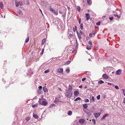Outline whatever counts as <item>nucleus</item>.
Segmentation results:
<instances>
[{
	"instance_id": "obj_1",
	"label": "nucleus",
	"mask_w": 125,
	"mask_h": 125,
	"mask_svg": "<svg viewBox=\"0 0 125 125\" xmlns=\"http://www.w3.org/2000/svg\"><path fill=\"white\" fill-rule=\"evenodd\" d=\"M66 92L67 94L66 95V96L68 97H71L72 95V93L71 91L68 90H67Z\"/></svg>"
},
{
	"instance_id": "obj_2",
	"label": "nucleus",
	"mask_w": 125,
	"mask_h": 125,
	"mask_svg": "<svg viewBox=\"0 0 125 125\" xmlns=\"http://www.w3.org/2000/svg\"><path fill=\"white\" fill-rule=\"evenodd\" d=\"M16 6L17 7H18L19 6H21L23 5V3L21 1H19L18 2H15Z\"/></svg>"
},
{
	"instance_id": "obj_3",
	"label": "nucleus",
	"mask_w": 125,
	"mask_h": 125,
	"mask_svg": "<svg viewBox=\"0 0 125 125\" xmlns=\"http://www.w3.org/2000/svg\"><path fill=\"white\" fill-rule=\"evenodd\" d=\"M50 11L56 15H57L58 14V13H56L55 11L52 8H50Z\"/></svg>"
},
{
	"instance_id": "obj_4",
	"label": "nucleus",
	"mask_w": 125,
	"mask_h": 125,
	"mask_svg": "<svg viewBox=\"0 0 125 125\" xmlns=\"http://www.w3.org/2000/svg\"><path fill=\"white\" fill-rule=\"evenodd\" d=\"M85 17L86 18V20L87 21L89 20L90 18V16L88 13H86L85 14Z\"/></svg>"
},
{
	"instance_id": "obj_5",
	"label": "nucleus",
	"mask_w": 125,
	"mask_h": 125,
	"mask_svg": "<svg viewBox=\"0 0 125 125\" xmlns=\"http://www.w3.org/2000/svg\"><path fill=\"white\" fill-rule=\"evenodd\" d=\"M100 113H95L94 114V116L95 117L97 118H98L100 115Z\"/></svg>"
},
{
	"instance_id": "obj_6",
	"label": "nucleus",
	"mask_w": 125,
	"mask_h": 125,
	"mask_svg": "<svg viewBox=\"0 0 125 125\" xmlns=\"http://www.w3.org/2000/svg\"><path fill=\"white\" fill-rule=\"evenodd\" d=\"M102 77L104 78L105 79H108V78H109L108 76V75H107L105 74H104L103 75H102Z\"/></svg>"
},
{
	"instance_id": "obj_7",
	"label": "nucleus",
	"mask_w": 125,
	"mask_h": 125,
	"mask_svg": "<svg viewBox=\"0 0 125 125\" xmlns=\"http://www.w3.org/2000/svg\"><path fill=\"white\" fill-rule=\"evenodd\" d=\"M17 13L18 14H19L21 16L23 15L22 12L20 10H18Z\"/></svg>"
},
{
	"instance_id": "obj_8",
	"label": "nucleus",
	"mask_w": 125,
	"mask_h": 125,
	"mask_svg": "<svg viewBox=\"0 0 125 125\" xmlns=\"http://www.w3.org/2000/svg\"><path fill=\"white\" fill-rule=\"evenodd\" d=\"M63 71V69L62 68H61L58 69L57 72L58 73H61Z\"/></svg>"
},
{
	"instance_id": "obj_9",
	"label": "nucleus",
	"mask_w": 125,
	"mask_h": 125,
	"mask_svg": "<svg viewBox=\"0 0 125 125\" xmlns=\"http://www.w3.org/2000/svg\"><path fill=\"white\" fill-rule=\"evenodd\" d=\"M109 114H106L104 115L103 117L101 118V120H102L104 119L106 116L109 115Z\"/></svg>"
},
{
	"instance_id": "obj_10",
	"label": "nucleus",
	"mask_w": 125,
	"mask_h": 125,
	"mask_svg": "<svg viewBox=\"0 0 125 125\" xmlns=\"http://www.w3.org/2000/svg\"><path fill=\"white\" fill-rule=\"evenodd\" d=\"M85 121L84 119H80L79 120V122L81 124H83Z\"/></svg>"
},
{
	"instance_id": "obj_11",
	"label": "nucleus",
	"mask_w": 125,
	"mask_h": 125,
	"mask_svg": "<svg viewBox=\"0 0 125 125\" xmlns=\"http://www.w3.org/2000/svg\"><path fill=\"white\" fill-rule=\"evenodd\" d=\"M121 72V71L120 70H118L116 72V74L117 75H120Z\"/></svg>"
},
{
	"instance_id": "obj_12",
	"label": "nucleus",
	"mask_w": 125,
	"mask_h": 125,
	"mask_svg": "<svg viewBox=\"0 0 125 125\" xmlns=\"http://www.w3.org/2000/svg\"><path fill=\"white\" fill-rule=\"evenodd\" d=\"M73 94L75 95L76 96L79 94V92L78 91H76L74 92Z\"/></svg>"
},
{
	"instance_id": "obj_13",
	"label": "nucleus",
	"mask_w": 125,
	"mask_h": 125,
	"mask_svg": "<svg viewBox=\"0 0 125 125\" xmlns=\"http://www.w3.org/2000/svg\"><path fill=\"white\" fill-rule=\"evenodd\" d=\"M83 111L85 112V113H86V114L88 115H90V114H91V113L92 112V111L91 112L90 111V110L88 112H86L84 110H83Z\"/></svg>"
},
{
	"instance_id": "obj_14",
	"label": "nucleus",
	"mask_w": 125,
	"mask_h": 125,
	"mask_svg": "<svg viewBox=\"0 0 125 125\" xmlns=\"http://www.w3.org/2000/svg\"><path fill=\"white\" fill-rule=\"evenodd\" d=\"M77 35L78 36V38L79 39H82V37L80 34H79L77 31Z\"/></svg>"
},
{
	"instance_id": "obj_15",
	"label": "nucleus",
	"mask_w": 125,
	"mask_h": 125,
	"mask_svg": "<svg viewBox=\"0 0 125 125\" xmlns=\"http://www.w3.org/2000/svg\"><path fill=\"white\" fill-rule=\"evenodd\" d=\"M33 117L34 118L36 119H38V116L37 115L33 114Z\"/></svg>"
},
{
	"instance_id": "obj_16",
	"label": "nucleus",
	"mask_w": 125,
	"mask_h": 125,
	"mask_svg": "<svg viewBox=\"0 0 125 125\" xmlns=\"http://www.w3.org/2000/svg\"><path fill=\"white\" fill-rule=\"evenodd\" d=\"M87 2L88 4L89 5H90L91 4V0H87Z\"/></svg>"
},
{
	"instance_id": "obj_17",
	"label": "nucleus",
	"mask_w": 125,
	"mask_h": 125,
	"mask_svg": "<svg viewBox=\"0 0 125 125\" xmlns=\"http://www.w3.org/2000/svg\"><path fill=\"white\" fill-rule=\"evenodd\" d=\"M43 89L44 92H46L48 91L47 89L45 87H43Z\"/></svg>"
},
{
	"instance_id": "obj_18",
	"label": "nucleus",
	"mask_w": 125,
	"mask_h": 125,
	"mask_svg": "<svg viewBox=\"0 0 125 125\" xmlns=\"http://www.w3.org/2000/svg\"><path fill=\"white\" fill-rule=\"evenodd\" d=\"M72 86L71 85H69L68 88V90H69V91H71L72 90Z\"/></svg>"
},
{
	"instance_id": "obj_19",
	"label": "nucleus",
	"mask_w": 125,
	"mask_h": 125,
	"mask_svg": "<svg viewBox=\"0 0 125 125\" xmlns=\"http://www.w3.org/2000/svg\"><path fill=\"white\" fill-rule=\"evenodd\" d=\"M67 114L69 115H71L72 114V112L70 111H69L68 112Z\"/></svg>"
},
{
	"instance_id": "obj_20",
	"label": "nucleus",
	"mask_w": 125,
	"mask_h": 125,
	"mask_svg": "<svg viewBox=\"0 0 125 125\" xmlns=\"http://www.w3.org/2000/svg\"><path fill=\"white\" fill-rule=\"evenodd\" d=\"M81 98L80 97H78L77 98H76V99L74 100V101H77L80 100H81Z\"/></svg>"
},
{
	"instance_id": "obj_21",
	"label": "nucleus",
	"mask_w": 125,
	"mask_h": 125,
	"mask_svg": "<svg viewBox=\"0 0 125 125\" xmlns=\"http://www.w3.org/2000/svg\"><path fill=\"white\" fill-rule=\"evenodd\" d=\"M42 104L44 105H46L47 103L46 101H43L42 102Z\"/></svg>"
},
{
	"instance_id": "obj_22",
	"label": "nucleus",
	"mask_w": 125,
	"mask_h": 125,
	"mask_svg": "<svg viewBox=\"0 0 125 125\" xmlns=\"http://www.w3.org/2000/svg\"><path fill=\"white\" fill-rule=\"evenodd\" d=\"M83 106L84 109H86L87 107V104H84L83 105Z\"/></svg>"
},
{
	"instance_id": "obj_23",
	"label": "nucleus",
	"mask_w": 125,
	"mask_h": 125,
	"mask_svg": "<svg viewBox=\"0 0 125 125\" xmlns=\"http://www.w3.org/2000/svg\"><path fill=\"white\" fill-rule=\"evenodd\" d=\"M77 9L78 11L80 12L81 11V9L79 6H77Z\"/></svg>"
},
{
	"instance_id": "obj_24",
	"label": "nucleus",
	"mask_w": 125,
	"mask_h": 125,
	"mask_svg": "<svg viewBox=\"0 0 125 125\" xmlns=\"http://www.w3.org/2000/svg\"><path fill=\"white\" fill-rule=\"evenodd\" d=\"M0 7L1 8L3 9L4 8L2 2H1L0 4Z\"/></svg>"
},
{
	"instance_id": "obj_25",
	"label": "nucleus",
	"mask_w": 125,
	"mask_h": 125,
	"mask_svg": "<svg viewBox=\"0 0 125 125\" xmlns=\"http://www.w3.org/2000/svg\"><path fill=\"white\" fill-rule=\"evenodd\" d=\"M91 46H87L86 49L88 50H90L91 49Z\"/></svg>"
},
{
	"instance_id": "obj_26",
	"label": "nucleus",
	"mask_w": 125,
	"mask_h": 125,
	"mask_svg": "<svg viewBox=\"0 0 125 125\" xmlns=\"http://www.w3.org/2000/svg\"><path fill=\"white\" fill-rule=\"evenodd\" d=\"M104 83V82L102 80H101L98 82V83L102 84Z\"/></svg>"
},
{
	"instance_id": "obj_27",
	"label": "nucleus",
	"mask_w": 125,
	"mask_h": 125,
	"mask_svg": "<svg viewBox=\"0 0 125 125\" xmlns=\"http://www.w3.org/2000/svg\"><path fill=\"white\" fill-rule=\"evenodd\" d=\"M29 37H28L27 39H26L25 42H28L29 41Z\"/></svg>"
},
{
	"instance_id": "obj_28",
	"label": "nucleus",
	"mask_w": 125,
	"mask_h": 125,
	"mask_svg": "<svg viewBox=\"0 0 125 125\" xmlns=\"http://www.w3.org/2000/svg\"><path fill=\"white\" fill-rule=\"evenodd\" d=\"M83 24L82 23H81L80 25V28L81 30H83Z\"/></svg>"
},
{
	"instance_id": "obj_29",
	"label": "nucleus",
	"mask_w": 125,
	"mask_h": 125,
	"mask_svg": "<svg viewBox=\"0 0 125 125\" xmlns=\"http://www.w3.org/2000/svg\"><path fill=\"white\" fill-rule=\"evenodd\" d=\"M60 102L57 99H56L54 100V103H56V102Z\"/></svg>"
},
{
	"instance_id": "obj_30",
	"label": "nucleus",
	"mask_w": 125,
	"mask_h": 125,
	"mask_svg": "<svg viewBox=\"0 0 125 125\" xmlns=\"http://www.w3.org/2000/svg\"><path fill=\"white\" fill-rule=\"evenodd\" d=\"M45 41V39H43L42 42V45H43Z\"/></svg>"
},
{
	"instance_id": "obj_31",
	"label": "nucleus",
	"mask_w": 125,
	"mask_h": 125,
	"mask_svg": "<svg viewBox=\"0 0 125 125\" xmlns=\"http://www.w3.org/2000/svg\"><path fill=\"white\" fill-rule=\"evenodd\" d=\"M30 119V118L29 117H27L26 118V120L27 121H28Z\"/></svg>"
},
{
	"instance_id": "obj_32",
	"label": "nucleus",
	"mask_w": 125,
	"mask_h": 125,
	"mask_svg": "<svg viewBox=\"0 0 125 125\" xmlns=\"http://www.w3.org/2000/svg\"><path fill=\"white\" fill-rule=\"evenodd\" d=\"M96 98L98 100L100 99V95H98L97 96Z\"/></svg>"
},
{
	"instance_id": "obj_33",
	"label": "nucleus",
	"mask_w": 125,
	"mask_h": 125,
	"mask_svg": "<svg viewBox=\"0 0 125 125\" xmlns=\"http://www.w3.org/2000/svg\"><path fill=\"white\" fill-rule=\"evenodd\" d=\"M114 17H109V19L111 21H112L113 20Z\"/></svg>"
},
{
	"instance_id": "obj_34",
	"label": "nucleus",
	"mask_w": 125,
	"mask_h": 125,
	"mask_svg": "<svg viewBox=\"0 0 125 125\" xmlns=\"http://www.w3.org/2000/svg\"><path fill=\"white\" fill-rule=\"evenodd\" d=\"M49 72V70H46L44 71V73H47Z\"/></svg>"
},
{
	"instance_id": "obj_35",
	"label": "nucleus",
	"mask_w": 125,
	"mask_h": 125,
	"mask_svg": "<svg viewBox=\"0 0 125 125\" xmlns=\"http://www.w3.org/2000/svg\"><path fill=\"white\" fill-rule=\"evenodd\" d=\"M92 121L94 122V125H95L96 124V122L95 121V120L94 119H92Z\"/></svg>"
},
{
	"instance_id": "obj_36",
	"label": "nucleus",
	"mask_w": 125,
	"mask_h": 125,
	"mask_svg": "<svg viewBox=\"0 0 125 125\" xmlns=\"http://www.w3.org/2000/svg\"><path fill=\"white\" fill-rule=\"evenodd\" d=\"M100 23H101V22L99 21L98 22L96 23V25H100Z\"/></svg>"
},
{
	"instance_id": "obj_37",
	"label": "nucleus",
	"mask_w": 125,
	"mask_h": 125,
	"mask_svg": "<svg viewBox=\"0 0 125 125\" xmlns=\"http://www.w3.org/2000/svg\"><path fill=\"white\" fill-rule=\"evenodd\" d=\"M37 104H34L32 105V106L33 107H34L37 106Z\"/></svg>"
},
{
	"instance_id": "obj_38",
	"label": "nucleus",
	"mask_w": 125,
	"mask_h": 125,
	"mask_svg": "<svg viewBox=\"0 0 125 125\" xmlns=\"http://www.w3.org/2000/svg\"><path fill=\"white\" fill-rule=\"evenodd\" d=\"M115 88L117 90H118L119 89V87L117 85H115Z\"/></svg>"
},
{
	"instance_id": "obj_39",
	"label": "nucleus",
	"mask_w": 125,
	"mask_h": 125,
	"mask_svg": "<svg viewBox=\"0 0 125 125\" xmlns=\"http://www.w3.org/2000/svg\"><path fill=\"white\" fill-rule=\"evenodd\" d=\"M79 32L80 33L82 34H83L84 33V32L81 30H80Z\"/></svg>"
},
{
	"instance_id": "obj_40",
	"label": "nucleus",
	"mask_w": 125,
	"mask_h": 125,
	"mask_svg": "<svg viewBox=\"0 0 125 125\" xmlns=\"http://www.w3.org/2000/svg\"><path fill=\"white\" fill-rule=\"evenodd\" d=\"M88 43L89 44L91 45H92V42L91 41H89V42H88Z\"/></svg>"
},
{
	"instance_id": "obj_41",
	"label": "nucleus",
	"mask_w": 125,
	"mask_h": 125,
	"mask_svg": "<svg viewBox=\"0 0 125 125\" xmlns=\"http://www.w3.org/2000/svg\"><path fill=\"white\" fill-rule=\"evenodd\" d=\"M66 72L67 73H68L69 72H70V70L69 69H67L66 70Z\"/></svg>"
},
{
	"instance_id": "obj_42",
	"label": "nucleus",
	"mask_w": 125,
	"mask_h": 125,
	"mask_svg": "<svg viewBox=\"0 0 125 125\" xmlns=\"http://www.w3.org/2000/svg\"><path fill=\"white\" fill-rule=\"evenodd\" d=\"M70 61H68L66 62V64H70Z\"/></svg>"
},
{
	"instance_id": "obj_43",
	"label": "nucleus",
	"mask_w": 125,
	"mask_h": 125,
	"mask_svg": "<svg viewBox=\"0 0 125 125\" xmlns=\"http://www.w3.org/2000/svg\"><path fill=\"white\" fill-rule=\"evenodd\" d=\"M85 102H89V100H88V99H85Z\"/></svg>"
},
{
	"instance_id": "obj_44",
	"label": "nucleus",
	"mask_w": 125,
	"mask_h": 125,
	"mask_svg": "<svg viewBox=\"0 0 125 125\" xmlns=\"http://www.w3.org/2000/svg\"><path fill=\"white\" fill-rule=\"evenodd\" d=\"M92 99L93 101H94V96H92Z\"/></svg>"
},
{
	"instance_id": "obj_45",
	"label": "nucleus",
	"mask_w": 125,
	"mask_h": 125,
	"mask_svg": "<svg viewBox=\"0 0 125 125\" xmlns=\"http://www.w3.org/2000/svg\"><path fill=\"white\" fill-rule=\"evenodd\" d=\"M123 92L124 95L125 96V89L123 90Z\"/></svg>"
},
{
	"instance_id": "obj_46",
	"label": "nucleus",
	"mask_w": 125,
	"mask_h": 125,
	"mask_svg": "<svg viewBox=\"0 0 125 125\" xmlns=\"http://www.w3.org/2000/svg\"><path fill=\"white\" fill-rule=\"evenodd\" d=\"M38 88L39 90H42V87L41 86H40Z\"/></svg>"
},
{
	"instance_id": "obj_47",
	"label": "nucleus",
	"mask_w": 125,
	"mask_h": 125,
	"mask_svg": "<svg viewBox=\"0 0 125 125\" xmlns=\"http://www.w3.org/2000/svg\"><path fill=\"white\" fill-rule=\"evenodd\" d=\"M86 79V78H83L82 79V81H84Z\"/></svg>"
},
{
	"instance_id": "obj_48",
	"label": "nucleus",
	"mask_w": 125,
	"mask_h": 125,
	"mask_svg": "<svg viewBox=\"0 0 125 125\" xmlns=\"http://www.w3.org/2000/svg\"><path fill=\"white\" fill-rule=\"evenodd\" d=\"M108 84L110 85H111L112 84L111 83H107Z\"/></svg>"
},
{
	"instance_id": "obj_49",
	"label": "nucleus",
	"mask_w": 125,
	"mask_h": 125,
	"mask_svg": "<svg viewBox=\"0 0 125 125\" xmlns=\"http://www.w3.org/2000/svg\"><path fill=\"white\" fill-rule=\"evenodd\" d=\"M92 34L91 33H90L89 34V36L90 37H92Z\"/></svg>"
},
{
	"instance_id": "obj_50",
	"label": "nucleus",
	"mask_w": 125,
	"mask_h": 125,
	"mask_svg": "<svg viewBox=\"0 0 125 125\" xmlns=\"http://www.w3.org/2000/svg\"><path fill=\"white\" fill-rule=\"evenodd\" d=\"M123 103H125V98H124L123 99Z\"/></svg>"
},
{
	"instance_id": "obj_51",
	"label": "nucleus",
	"mask_w": 125,
	"mask_h": 125,
	"mask_svg": "<svg viewBox=\"0 0 125 125\" xmlns=\"http://www.w3.org/2000/svg\"><path fill=\"white\" fill-rule=\"evenodd\" d=\"M81 19L80 18L79 20V24H80L81 23Z\"/></svg>"
},
{
	"instance_id": "obj_52",
	"label": "nucleus",
	"mask_w": 125,
	"mask_h": 125,
	"mask_svg": "<svg viewBox=\"0 0 125 125\" xmlns=\"http://www.w3.org/2000/svg\"><path fill=\"white\" fill-rule=\"evenodd\" d=\"M117 15H118L117 14H114V16L115 17H117Z\"/></svg>"
},
{
	"instance_id": "obj_53",
	"label": "nucleus",
	"mask_w": 125,
	"mask_h": 125,
	"mask_svg": "<svg viewBox=\"0 0 125 125\" xmlns=\"http://www.w3.org/2000/svg\"><path fill=\"white\" fill-rule=\"evenodd\" d=\"M115 84H112V85H111V86H112V87H114L115 86Z\"/></svg>"
},
{
	"instance_id": "obj_54",
	"label": "nucleus",
	"mask_w": 125,
	"mask_h": 125,
	"mask_svg": "<svg viewBox=\"0 0 125 125\" xmlns=\"http://www.w3.org/2000/svg\"><path fill=\"white\" fill-rule=\"evenodd\" d=\"M75 30L76 31L77 30V26H75Z\"/></svg>"
},
{
	"instance_id": "obj_55",
	"label": "nucleus",
	"mask_w": 125,
	"mask_h": 125,
	"mask_svg": "<svg viewBox=\"0 0 125 125\" xmlns=\"http://www.w3.org/2000/svg\"><path fill=\"white\" fill-rule=\"evenodd\" d=\"M117 17L119 19L120 18V16H118V15H117Z\"/></svg>"
},
{
	"instance_id": "obj_56",
	"label": "nucleus",
	"mask_w": 125,
	"mask_h": 125,
	"mask_svg": "<svg viewBox=\"0 0 125 125\" xmlns=\"http://www.w3.org/2000/svg\"><path fill=\"white\" fill-rule=\"evenodd\" d=\"M79 87L80 88H81L82 87V85H81L79 86Z\"/></svg>"
},
{
	"instance_id": "obj_57",
	"label": "nucleus",
	"mask_w": 125,
	"mask_h": 125,
	"mask_svg": "<svg viewBox=\"0 0 125 125\" xmlns=\"http://www.w3.org/2000/svg\"><path fill=\"white\" fill-rule=\"evenodd\" d=\"M95 33H96L95 32H94L93 33H92V34L93 35H94L95 34Z\"/></svg>"
},
{
	"instance_id": "obj_58",
	"label": "nucleus",
	"mask_w": 125,
	"mask_h": 125,
	"mask_svg": "<svg viewBox=\"0 0 125 125\" xmlns=\"http://www.w3.org/2000/svg\"><path fill=\"white\" fill-rule=\"evenodd\" d=\"M40 12H41L42 13V10H41L40 9Z\"/></svg>"
},
{
	"instance_id": "obj_59",
	"label": "nucleus",
	"mask_w": 125,
	"mask_h": 125,
	"mask_svg": "<svg viewBox=\"0 0 125 125\" xmlns=\"http://www.w3.org/2000/svg\"><path fill=\"white\" fill-rule=\"evenodd\" d=\"M70 36H73V35L72 34H70Z\"/></svg>"
},
{
	"instance_id": "obj_60",
	"label": "nucleus",
	"mask_w": 125,
	"mask_h": 125,
	"mask_svg": "<svg viewBox=\"0 0 125 125\" xmlns=\"http://www.w3.org/2000/svg\"><path fill=\"white\" fill-rule=\"evenodd\" d=\"M88 60H89V61H91V59H88Z\"/></svg>"
},
{
	"instance_id": "obj_61",
	"label": "nucleus",
	"mask_w": 125,
	"mask_h": 125,
	"mask_svg": "<svg viewBox=\"0 0 125 125\" xmlns=\"http://www.w3.org/2000/svg\"><path fill=\"white\" fill-rule=\"evenodd\" d=\"M84 88L86 89L87 88V87L86 86H85L84 87Z\"/></svg>"
},
{
	"instance_id": "obj_62",
	"label": "nucleus",
	"mask_w": 125,
	"mask_h": 125,
	"mask_svg": "<svg viewBox=\"0 0 125 125\" xmlns=\"http://www.w3.org/2000/svg\"><path fill=\"white\" fill-rule=\"evenodd\" d=\"M74 50L72 52V53H73L74 52Z\"/></svg>"
},
{
	"instance_id": "obj_63",
	"label": "nucleus",
	"mask_w": 125,
	"mask_h": 125,
	"mask_svg": "<svg viewBox=\"0 0 125 125\" xmlns=\"http://www.w3.org/2000/svg\"><path fill=\"white\" fill-rule=\"evenodd\" d=\"M112 73H113V74H114V72H112Z\"/></svg>"
},
{
	"instance_id": "obj_64",
	"label": "nucleus",
	"mask_w": 125,
	"mask_h": 125,
	"mask_svg": "<svg viewBox=\"0 0 125 125\" xmlns=\"http://www.w3.org/2000/svg\"><path fill=\"white\" fill-rule=\"evenodd\" d=\"M59 13H62V12L61 11H60L59 12Z\"/></svg>"
}]
</instances>
